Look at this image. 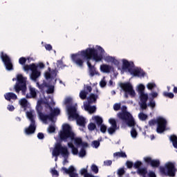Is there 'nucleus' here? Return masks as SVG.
Here are the masks:
<instances>
[{
  "mask_svg": "<svg viewBox=\"0 0 177 177\" xmlns=\"http://www.w3.org/2000/svg\"><path fill=\"white\" fill-rule=\"evenodd\" d=\"M104 49L102 46H97V49L87 48L86 50L79 51L77 53L71 55V59L79 67H84V60H86L88 67L91 77L96 74V68L91 64V59H93L95 62H102L104 56Z\"/></svg>",
  "mask_w": 177,
  "mask_h": 177,
  "instance_id": "1",
  "label": "nucleus"
},
{
  "mask_svg": "<svg viewBox=\"0 0 177 177\" xmlns=\"http://www.w3.org/2000/svg\"><path fill=\"white\" fill-rule=\"evenodd\" d=\"M68 114V120H76L77 125L80 127H85V124L86 122L85 121V118L82 116H80L78 113H77V108L74 106H69L67 107Z\"/></svg>",
  "mask_w": 177,
  "mask_h": 177,
  "instance_id": "2",
  "label": "nucleus"
},
{
  "mask_svg": "<svg viewBox=\"0 0 177 177\" xmlns=\"http://www.w3.org/2000/svg\"><path fill=\"white\" fill-rule=\"evenodd\" d=\"M75 134L73 132L70 124H65L62 126V130L59 132V139L63 142H67V140H74Z\"/></svg>",
  "mask_w": 177,
  "mask_h": 177,
  "instance_id": "3",
  "label": "nucleus"
},
{
  "mask_svg": "<svg viewBox=\"0 0 177 177\" xmlns=\"http://www.w3.org/2000/svg\"><path fill=\"white\" fill-rule=\"evenodd\" d=\"M27 78L23 77V75L19 74L17 75V82L14 86V89L17 93L22 92V95H26L27 91Z\"/></svg>",
  "mask_w": 177,
  "mask_h": 177,
  "instance_id": "4",
  "label": "nucleus"
},
{
  "mask_svg": "<svg viewBox=\"0 0 177 177\" xmlns=\"http://www.w3.org/2000/svg\"><path fill=\"white\" fill-rule=\"evenodd\" d=\"M60 154L64 158H68V156H70V152H68V149L67 147L62 146V143L57 142L55 144V146L53 150V156L56 157L55 161H57V157L60 156Z\"/></svg>",
  "mask_w": 177,
  "mask_h": 177,
  "instance_id": "5",
  "label": "nucleus"
},
{
  "mask_svg": "<svg viewBox=\"0 0 177 177\" xmlns=\"http://www.w3.org/2000/svg\"><path fill=\"white\" fill-rule=\"evenodd\" d=\"M122 111V113H118L119 118H120V120H122L123 121H125L128 127H135V125L136 124V123L135 122V120L133 119L132 115L129 112L127 111V106H123Z\"/></svg>",
  "mask_w": 177,
  "mask_h": 177,
  "instance_id": "6",
  "label": "nucleus"
},
{
  "mask_svg": "<svg viewBox=\"0 0 177 177\" xmlns=\"http://www.w3.org/2000/svg\"><path fill=\"white\" fill-rule=\"evenodd\" d=\"M159 169L160 173L163 176H175L176 169H175V165L171 162L166 163L165 167H160Z\"/></svg>",
  "mask_w": 177,
  "mask_h": 177,
  "instance_id": "7",
  "label": "nucleus"
},
{
  "mask_svg": "<svg viewBox=\"0 0 177 177\" xmlns=\"http://www.w3.org/2000/svg\"><path fill=\"white\" fill-rule=\"evenodd\" d=\"M27 117L30 120V124L25 129V133L26 135H32V133H35V130L37 129V124H35V119H34L32 112H27Z\"/></svg>",
  "mask_w": 177,
  "mask_h": 177,
  "instance_id": "8",
  "label": "nucleus"
},
{
  "mask_svg": "<svg viewBox=\"0 0 177 177\" xmlns=\"http://www.w3.org/2000/svg\"><path fill=\"white\" fill-rule=\"evenodd\" d=\"M119 86L124 91V92L129 93L131 97H135V96H136V93L135 92V90H133V86L130 82H120Z\"/></svg>",
  "mask_w": 177,
  "mask_h": 177,
  "instance_id": "9",
  "label": "nucleus"
},
{
  "mask_svg": "<svg viewBox=\"0 0 177 177\" xmlns=\"http://www.w3.org/2000/svg\"><path fill=\"white\" fill-rule=\"evenodd\" d=\"M0 57L8 71H12L13 70V64L12 63V59H10V57L7 55L3 53V51H1L0 53Z\"/></svg>",
  "mask_w": 177,
  "mask_h": 177,
  "instance_id": "10",
  "label": "nucleus"
},
{
  "mask_svg": "<svg viewBox=\"0 0 177 177\" xmlns=\"http://www.w3.org/2000/svg\"><path fill=\"white\" fill-rule=\"evenodd\" d=\"M167 128V120L163 118H158V127L156 129V132L158 133H162Z\"/></svg>",
  "mask_w": 177,
  "mask_h": 177,
  "instance_id": "11",
  "label": "nucleus"
},
{
  "mask_svg": "<svg viewBox=\"0 0 177 177\" xmlns=\"http://www.w3.org/2000/svg\"><path fill=\"white\" fill-rule=\"evenodd\" d=\"M144 161L146 164H147V165L152 167V168H158L161 164L160 160H153L150 156L145 157Z\"/></svg>",
  "mask_w": 177,
  "mask_h": 177,
  "instance_id": "12",
  "label": "nucleus"
},
{
  "mask_svg": "<svg viewBox=\"0 0 177 177\" xmlns=\"http://www.w3.org/2000/svg\"><path fill=\"white\" fill-rule=\"evenodd\" d=\"M62 171H64V174L69 175V177H78V174L75 173L77 170L74 166H70L68 169L66 167H62Z\"/></svg>",
  "mask_w": 177,
  "mask_h": 177,
  "instance_id": "13",
  "label": "nucleus"
},
{
  "mask_svg": "<svg viewBox=\"0 0 177 177\" xmlns=\"http://www.w3.org/2000/svg\"><path fill=\"white\" fill-rule=\"evenodd\" d=\"M129 73L133 77H145L146 74L143 70L139 68L129 69Z\"/></svg>",
  "mask_w": 177,
  "mask_h": 177,
  "instance_id": "14",
  "label": "nucleus"
},
{
  "mask_svg": "<svg viewBox=\"0 0 177 177\" xmlns=\"http://www.w3.org/2000/svg\"><path fill=\"white\" fill-rule=\"evenodd\" d=\"M109 121L111 127L108 129V133L109 135H113V133L115 132V130L118 129L119 127H117V121H115V119L110 118Z\"/></svg>",
  "mask_w": 177,
  "mask_h": 177,
  "instance_id": "15",
  "label": "nucleus"
},
{
  "mask_svg": "<svg viewBox=\"0 0 177 177\" xmlns=\"http://www.w3.org/2000/svg\"><path fill=\"white\" fill-rule=\"evenodd\" d=\"M135 67V64H133V62H129L127 59L122 60V70H128L129 72V69H132Z\"/></svg>",
  "mask_w": 177,
  "mask_h": 177,
  "instance_id": "16",
  "label": "nucleus"
},
{
  "mask_svg": "<svg viewBox=\"0 0 177 177\" xmlns=\"http://www.w3.org/2000/svg\"><path fill=\"white\" fill-rule=\"evenodd\" d=\"M41 76V72L38 71V66H35V68L32 71L30 78L32 81H37V79Z\"/></svg>",
  "mask_w": 177,
  "mask_h": 177,
  "instance_id": "17",
  "label": "nucleus"
},
{
  "mask_svg": "<svg viewBox=\"0 0 177 177\" xmlns=\"http://www.w3.org/2000/svg\"><path fill=\"white\" fill-rule=\"evenodd\" d=\"M4 97L6 100H8V102H10V100H17V95L14 93L10 92L4 94Z\"/></svg>",
  "mask_w": 177,
  "mask_h": 177,
  "instance_id": "18",
  "label": "nucleus"
},
{
  "mask_svg": "<svg viewBox=\"0 0 177 177\" xmlns=\"http://www.w3.org/2000/svg\"><path fill=\"white\" fill-rule=\"evenodd\" d=\"M50 117L51 118V120L53 121V118H55V117H56L57 115H59V114H60V109H59V108H55L53 109V108H52V110H50Z\"/></svg>",
  "mask_w": 177,
  "mask_h": 177,
  "instance_id": "19",
  "label": "nucleus"
},
{
  "mask_svg": "<svg viewBox=\"0 0 177 177\" xmlns=\"http://www.w3.org/2000/svg\"><path fill=\"white\" fill-rule=\"evenodd\" d=\"M113 67L107 64H102L100 66V70L102 73H110Z\"/></svg>",
  "mask_w": 177,
  "mask_h": 177,
  "instance_id": "20",
  "label": "nucleus"
},
{
  "mask_svg": "<svg viewBox=\"0 0 177 177\" xmlns=\"http://www.w3.org/2000/svg\"><path fill=\"white\" fill-rule=\"evenodd\" d=\"M30 95L28 94L26 95V99H31V97H37V91L35 88L30 87L29 88Z\"/></svg>",
  "mask_w": 177,
  "mask_h": 177,
  "instance_id": "21",
  "label": "nucleus"
},
{
  "mask_svg": "<svg viewBox=\"0 0 177 177\" xmlns=\"http://www.w3.org/2000/svg\"><path fill=\"white\" fill-rule=\"evenodd\" d=\"M57 73H56V70H53L51 73L46 72L45 73V78L46 80H50V78H53V77H56Z\"/></svg>",
  "mask_w": 177,
  "mask_h": 177,
  "instance_id": "22",
  "label": "nucleus"
},
{
  "mask_svg": "<svg viewBox=\"0 0 177 177\" xmlns=\"http://www.w3.org/2000/svg\"><path fill=\"white\" fill-rule=\"evenodd\" d=\"M97 95H95L93 93L90 94L89 97L87 98L88 103L91 104V103H93L97 100Z\"/></svg>",
  "mask_w": 177,
  "mask_h": 177,
  "instance_id": "23",
  "label": "nucleus"
},
{
  "mask_svg": "<svg viewBox=\"0 0 177 177\" xmlns=\"http://www.w3.org/2000/svg\"><path fill=\"white\" fill-rule=\"evenodd\" d=\"M39 117L40 120H41V121H44V122L48 121V120H50V121H53L50 114L45 115L44 113H40V115H39Z\"/></svg>",
  "mask_w": 177,
  "mask_h": 177,
  "instance_id": "24",
  "label": "nucleus"
},
{
  "mask_svg": "<svg viewBox=\"0 0 177 177\" xmlns=\"http://www.w3.org/2000/svg\"><path fill=\"white\" fill-rule=\"evenodd\" d=\"M92 120H93V121H95L98 127H100V125L103 124V119L100 116H93L92 118Z\"/></svg>",
  "mask_w": 177,
  "mask_h": 177,
  "instance_id": "25",
  "label": "nucleus"
},
{
  "mask_svg": "<svg viewBox=\"0 0 177 177\" xmlns=\"http://www.w3.org/2000/svg\"><path fill=\"white\" fill-rule=\"evenodd\" d=\"M137 174H138V175H141V176L146 177V175H147V168L144 167L138 169Z\"/></svg>",
  "mask_w": 177,
  "mask_h": 177,
  "instance_id": "26",
  "label": "nucleus"
},
{
  "mask_svg": "<svg viewBox=\"0 0 177 177\" xmlns=\"http://www.w3.org/2000/svg\"><path fill=\"white\" fill-rule=\"evenodd\" d=\"M139 95H140V100L141 102H147V100H149V95L145 93H142Z\"/></svg>",
  "mask_w": 177,
  "mask_h": 177,
  "instance_id": "27",
  "label": "nucleus"
},
{
  "mask_svg": "<svg viewBox=\"0 0 177 177\" xmlns=\"http://www.w3.org/2000/svg\"><path fill=\"white\" fill-rule=\"evenodd\" d=\"M36 66H37V65H35V64H32L30 65H24V70L25 71H30V70L31 71H32L35 68Z\"/></svg>",
  "mask_w": 177,
  "mask_h": 177,
  "instance_id": "28",
  "label": "nucleus"
},
{
  "mask_svg": "<svg viewBox=\"0 0 177 177\" xmlns=\"http://www.w3.org/2000/svg\"><path fill=\"white\" fill-rule=\"evenodd\" d=\"M113 157H117L118 158H127V153L125 152H115L113 153Z\"/></svg>",
  "mask_w": 177,
  "mask_h": 177,
  "instance_id": "29",
  "label": "nucleus"
},
{
  "mask_svg": "<svg viewBox=\"0 0 177 177\" xmlns=\"http://www.w3.org/2000/svg\"><path fill=\"white\" fill-rule=\"evenodd\" d=\"M85 110L88 111V113H90V114H93V113H95V111H96V106H91L87 105L85 106Z\"/></svg>",
  "mask_w": 177,
  "mask_h": 177,
  "instance_id": "30",
  "label": "nucleus"
},
{
  "mask_svg": "<svg viewBox=\"0 0 177 177\" xmlns=\"http://www.w3.org/2000/svg\"><path fill=\"white\" fill-rule=\"evenodd\" d=\"M170 140L172 142L174 147L177 149V136L175 135L171 136Z\"/></svg>",
  "mask_w": 177,
  "mask_h": 177,
  "instance_id": "31",
  "label": "nucleus"
},
{
  "mask_svg": "<svg viewBox=\"0 0 177 177\" xmlns=\"http://www.w3.org/2000/svg\"><path fill=\"white\" fill-rule=\"evenodd\" d=\"M135 126H133L131 130V136L133 138V139H136L138 138V131H136V129L133 127Z\"/></svg>",
  "mask_w": 177,
  "mask_h": 177,
  "instance_id": "32",
  "label": "nucleus"
},
{
  "mask_svg": "<svg viewBox=\"0 0 177 177\" xmlns=\"http://www.w3.org/2000/svg\"><path fill=\"white\" fill-rule=\"evenodd\" d=\"M20 104L24 109H27L28 106V101L27 100V99L24 98L21 100Z\"/></svg>",
  "mask_w": 177,
  "mask_h": 177,
  "instance_id": "33",
  "label": "nucleus"
},
{
  "mask_svg": "<svg viewBox=\"0 0 177 177\" xmlns=\"http://www.w3.org/2000/svg\"><path fill=\"white\" fill-rule=\"evenodd\" d=\"M86 96H88V92L85 91V90L80 91V97L82 100H85V99H86Z\"/></svg>",
  "mask_w": 177,
  "mask_h": 177,
  "instance_id": "34",
  "label": "nucleus"
},
{
  "mask_svg": "<svg viewBox=\"0 0 177 177\" xmlns=\"http://www.w3.org/2000/svg\"><path fill=\"white\" fill-rule=\"evenodd\" d=\"M145 89H146V87L143 84H140L138 87V94L140 95L142 93H145Z\"/></svg>",
  "mask_w": 177,
  "mask_h": 177,
  "instance_id": "35",
  "label": "nucleus"
},
{
  "mask_svg": "<svg viewBox=\"0 0 177 177\" xmlns=\"http://www.w3.org/2000/svg\"><path fill=\"white\" fill-rule=\"evenodd\" d=\"M138 118L141 121H146V120H147V115L143 113H140L138 114Z\"/></svg>",
  "mask_w": 177,
  "mask_h": 177,
  "instance_id": "36",
  "label": "nucleus"
},
{
  "mask_svg": "<svg viewBox=\"0 0 177 177\" xmlns=\"http://www.w3.org/2000/svg\"><path fill=\"white\" fill-rule=\"evenodd\" d=\"M156 86H157L156 85V83H151V82L148 83L147 85V89H149V91H153V89H154Z\"/></svg>",
  "mask_w": 177,
  "mask_h": 177,
  "instance_id": "37",
  "label": "nucleus"
},
{
  "mask_svg": "<svg viewBox=\"0 0 177 177\" xmlns=\"http://www.w3.org/2000/svg\"><path fill=\"white\" fill-rule=\"evenodd\" d=\"M143 163L142 162L137 160L134 164L133 167L136 169H140V167H142Z\"/></svg>",
  "mask_w": 177,
  "mask_h": 177,
  "instance_id": "38",
  "label": "nucleus"
},
{
  "mask_svg": "<svg viewBox=\"0 0 177 177\" xmlns=\"http://www.w3.org/2000/svg\"><path fill=\"white\" fill-rule=\"evenodd\" d=\"M86 156V151L85 148L82 147L79 152V157H85Z\"/></svg>",
  "mask_w": 177,
  "mask_h": 177,
  "instance_id": "39",
  "label": "nucleus"
},
{
  "mask_svg": "<svg viewBox=\"0 0 177 177\" xmlns=\"http://www.w3.org/2000/svg\"><path fill=\"white\" fill-rule=\"evenodd\" d=\"M73 140H75V144L77 145V146H81L82 145V139L80 138H76L74 137Z\"/></svg>",
  "mask_w": 177,
  "mask_h": 177,
  "instance_id": "40",
  "label": "nucleus"
},
{
  "mask_svg": "<svg viewBox=\"0 0 177 177\" xmlns=\"http://www.w3.org/2000/svg\"><path fill=\"white\" fill-rule=\"evenodd\" d=\"M48 133H55L56 132V128L53 125H50L48 128Z\"/></svg>",
  "mask_w": 177,
  "mask_h": 177,
  "instance_id": "41",
  "label": "nucleus"
},
{
  "mask_svg": "<svg viewBox=\"0 0 177 177\" xmlns=\"http://www.w3.org/2000/svg\"><path fill=\"white\" fill-rule=\"evenodd\" d=\"M88 129L91 131H95V129H96V124L93 122H91L88 125Z\"/></svg>",
  "mask_w": 177,
  "mask_h": 177,
  "instance_id": "42",
  "label": "nucleus"
},
{
  "mask_svg": "<svg viewBox=\"0 0 177 177\" xmlns=\"http://www.w3.org/2000/svg\"><path fill=\"white\" fill-rule=\"evenodd\" d=\"M91 169L94 174L99 173V168L96 166V165H92L91 167Z\"/></svg>",
  "mask_w": 177,
  "mask_h": 177,
  "instance_id": "43",
  "label": "nucleus"
},
{
  "mask_svg": "<svg viewBox=\"0 0 177 177\" xmlns=\"http://www.w3.org/2000/svg\"><path fill=\"white\" fill-rule=\"evenodd\" d=\"M164 96H165V97H169V99H174L175 95H174L173 93H167V92H165L163 93Z\"/></svg>",
  "mask_w": 177,
  "mask_h": 177,
  "instance_id": "44",
  "label": "nucleus"
},
{
  "mask_svg": "<svg viewBox=\"0 0 177 177\" xmlns=\"http://www.w3.org/2000/svg\"><path fill=\"white\" fill-rule=\"evenodd\" d=\"M73 104V99L71 97H67L65 99L64 104L68 106Z\"/></svg>",
  "mask_w": 177,
  "mask_h": 177,
  "instance_id": "45",
  "label": "nucleus"
},
{
  "mask_svg": "<svg viewBox=\"0 0 177 177\" xmlns=\"http://www.w3.org/2000/svg\"><path fill=\"white\" fill-rule=\"evenodd\" d=\"M26 62H27V59H26V57H20L19 59V63L21 66H24V64H26Z\"/></svg>",
  "mask_w": 177,
  "mask_h": 177,
  "instance_id": "46",
  "label": "nucleus"
},
{
  "mask_svg": "<svg viewBox=\"0 0 177 177\" xmlns=\"http://www.w3.org/2000/svg\"><path fill=\"white\" fill-rule=\"evenodd\" d=\"M156 124H158V118H157V120L152 119L149 121V125H150V127H153V125H156Z\"/></svg>",
  "mask_w": 177,
  "mask_h": 177,
  "instance_id": "47",
  "label": "nucleus"
},
{
  "mask_svg": "<svg viewBox=\"0 0 177 177\" xmlns=\"http://www.w3.org/2000/svg\"><path fill=\"white\" fill-rule=\"evenodd\" d=\"M100 131L102 133H106V132L107 131V127L103 124H100Z\"/></svg>",
  "mask_w": 177,
  "mask_h": 177,
  "instance_id": "48",
  "label": "nucleus"
},
{
  "mask_svg": "<svg viewBox=\"0 0 177 177\" xmlns=\"http://www.w3.org/2000/svg\"><path fill=\"white\" fill-rule=\"evenodd\" d=\"M47 93L50 94V93H53V92H55V86H49L47 91H46Z\"/></svg>",
  "mask_w": 177,
  "mask_h": 177,
  "instance_id": "49",
  "label": "nucleus"
},
{
  "mask_svg": "<svg viewBox=\"0 0 177 177\" xmlns=\"http://www.w3.org/2000/svg\"><path fill=\"white\" fill-rule=\"evenodd\" d=\"M148 106H149V107H151L152 109H154V107H156V102L154 101V100L151 99L149 100Z\"/></svg>",
  "mask_w": 177,
  "mask_h": 177,
  "instance_id": "50",
  "label": "nucleus"
},
{
  "mask_svg": "<svg viewBox=\"0 0 177 177\" xmlns=\"http://www.w3.org/2000/svg\"><path fill=\"white\" fill-rule=\"evenodd\" d=\"M124 174H125V169H124V168H120L118 170V175L119 176H122Z\"/></svg>",
  "mask_w": 177,
  "mask_h": 177,
  "instance_id": "51",
  "label": "nucleus"
},
{
  "mask_svg": "<svg viewBox=\"0 0 177 177\" xmlns=\"http://www.w3.org/2000/svg\"><path fill=\"white\" fill-rule=\"evenodd\" d=\"M36 110H37V113H38L39 115H41V114H42V106H41V105H37V106H36Z\"/></svg>",
  "mask_w": 177,
  "mask_h": 177,
  "instance_id": "52",
  "label": "nucleus"
},
{
  "mask_svg": "<svg viewBox=\"0 0 177 177\" xmlns=\"http://www.w3.org/2000/svg\"><path fill=\"white\" fill-rule=\"evenodd\" d=\"M50 173L53 175V176H56V177L59 176V172L57 171V170L55 169H52Z\"/></svg>",
  "mask_w": 177,
  "mask_h": 177,
  "instance_id": "53",
  "label": "nucleus"
},
{
  "mask_svg": "<svg viewBox=\"0 0 177 177\" xmlns=\"http://www.w3.org/2000/svg\"><path fill=\"white\" fill-rule=\"evenodd\" d=\"M126 165H127V168H129V169H131V168H132V167H133V162L127 160L126 162Z\"/></svg>",
  "mask_w": 177,
  "mask_h": 177,
  "instance_id": "54",
  "label": "nucleus"
},
{
  "mask_svg": "<svg viewBox=\"0 0 177 177\" xmlns=\"http://www.w3.org/2000/svg\"><path fill=\"white\" fill-rule=\"evenodd\" d=\"M121 109V104H115L113 105V109L115 110V111H118V110H120Z\"/></svg>",
  "mask_w": 177,
  "mask_h": 177,
  "instance_id": "55",
  "label": "nucleus"
},
{
  "mask_svg": "<svg viewBox=\"0 0 177 177\" xmlns=\"http://www.w3.org/2000/svg\"><path fill=\"white\" fill-rule=\"evenodd\" d=\"M92 145H93V146L95 149H97V147H99L100 146V142H99L97 140H94L92 142Z\"/></svg>",
  "mask_w": 177,
  "mask_h": 177,
  "instance_id": "56",
  "label": "nucleus"
},
{
  "mask_svg": "<svg viewBox=\"0 0 177 177\" xmlns=\"http://www.w3.org/2000/svg\"><path fill=\"white\" fill-rule=\"evenodd\" d=\"M140 106L142 110H146V109H147V102H141Z\"/></svg>",
  "mask_w": 177,
  "mask_h": 177,
  "instance_id": "57",
  "label": "nucleus"
},
{
  "mask_svg": "<svg viewBox=\"0 0 177 177\" xmlns=\"http://www.w3.org/2000/svg\"><path fill=\"white\" fill-rule=\"evenodd\" d=\"M88 173V169L83 168L80 170V174L83 175L84 176H85V175H86Z\"/></svg>",
  "mask_w": 177,
  "mask_h": 177,
  "instance_id": "58",
  "label": "nucleus"
},
{
  "mask_svg": "<svg viewBox=\"0 0 177 177\" xmlns=\"http://www.w3.org/2000/svg\"><path fill=\"white\" fill-rule=\"evenodd\" d=\"M111 164H113V161L108 160H105L104 162V165H105L106 167H110V165H111Z\"/></svg>",
  "mask_w": 177,
  "mask_h": 177,
  "instance_id": "59",
  "label": "nucleus"
},
{
  "mask_svg": "<svg viewBox=\"0 0 177 177\" xmlns=\"http://www.w3.org/2000/svg\"><path fill=\"white\" fill-rule=\"evenodd\" d=\"M48 84L46 83H43L41 84H39V88L41 89V90H43L45 88H48Z\"/></svg>",
  "mask_w": 177,
  "mask_h": 177,
  "instance_id": "60",
  "label": "nucleus"
},
{
  "mask_svg": "<svg viewBox=\"0 0 177 177\" xmlns=\"http://www.w3.org/2000/svg\"><path fill=\"white\" fill-rule=\"evenodd\" d=\"M44 104H46V109H49L50 111L52 110V106H50V103H49L48 101L44 102Z\"/></svg>",
  "mask_w": 177,
  "mask_h": 177,
  "instance_id": "61",
  "label": "nucleus"
},
{
  "mask_svg": "<svg viewBox=\"0 0 177 177\" xmlns=\"http://www.w3.org/2000/svg\"><path fill=\"white\" fill-rule=\"evenodd\" d=\"M72 153L73 154V156H77V154H78V148L77 147H73L72 149Z\"/></svg>",
  "mask_w": 177,
  "mask_h": 177,
  "instance_id": "62",
  "label": "nucleus"
},
{
  "mask_svg": "<svg viewBox=\"0 0 177 177\" xmlns=\"http://www.w3.org/2000/svg\"><path fill=\"white\" fill-rule=\"evenodd\" d=\"M106 85H107V82H106V81L104 80H101L100 82V86L101 88H104V86H106Z\"/></svg>",
  "mask_w": 177,
  "mask_h": 177,
  "instance_id": "63",
  "label": "nucleus"
},
{
  "mask_svg": "<svg viewBox=\"0 0 177 177\" xmlns=\"http://www.w3.org/2000/svg\"><path fill=\"white\" fill-rule=\"evenodd\" d=\"M148 176L149 177H156V173L153 171H151L149 172Z\"/></svg>",
  "mask_w": 177,
  "mask_h": 177,
  "instance_id": "64",
  "label": "nucleus"
}]
</instances>
